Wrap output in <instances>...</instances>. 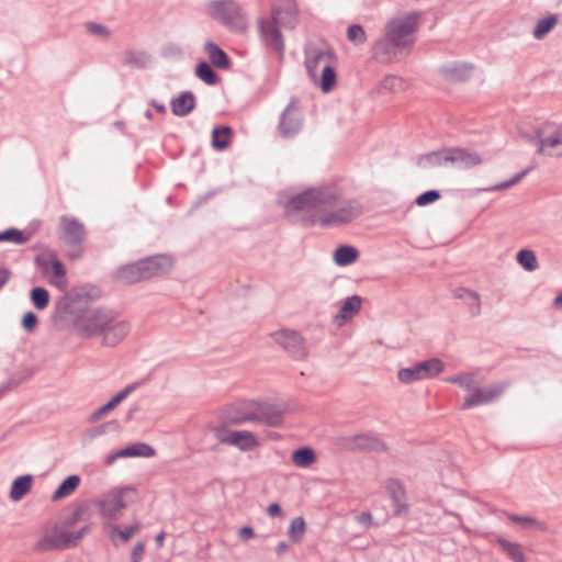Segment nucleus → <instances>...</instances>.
<instances>
[{"instance_id": "39448f33", "label": "nucleus", "mask_w": 562, "mask_h": 562, "mask_svg": "<svg viewBox=\"0 0 562 562\" xmlns=\"http://www.w3.org/2000/svg\"><path fill=\"white\" fill-rule=\"evenodd\" d=\"M419 12L412 11L402 18H392L385 24V34L395 45L412 48L415 44V33L418 30Z\"/></svg>"}, {"instance_id": "f257e3e1", "label": "nucleus", "mask_w": 562, "mask_h": 562, "mask_svg": "<svg viewBox=\"0 0 562 562\" xmlns=\"http://www.w3.org/2000/svg\"><path fill=\"white\" fill-rule=\"evenodd\" d=\"M341 193L336 186L308 187L291 195L283 203L284 216L303 228L344 225L336 211L324 214L325 209L337 205Z\"/></svg>"}, {"instance_id": "2eb2a0df", "label": "nucleus", "mask_w": 562, "mask_h": 562, "mask_svg": "<svg viewBox=\"0 0 562 562\" xmlns=\"http://www.w3.org/2000/svg\"><path fill=\"white\" fill-rule=\"evenodd\" d=\"M303 117L295 101L291 100L280 115L278 128L283 138H292L302 130Z\"/></svg>"}, {"instance_id": "393cba45", "label": "nucleus", "mask_w": 562, "mask_h": 562, "mask_svg": "<svg viewBox=\"0 0 562 562\" xmlns=\"http://www.w3.org/2000/svg\"><path fill=\"white\" fill-rule=\"evenodd\" d=\"M137 387V383H132L121 390L116 395H114L106 404L95 409L89 417L91 423H95L101 419L105 414L113 411L117 405H120L135 389Z\"/></svg>"}, {"instance_id": "c756f323", "label": "nucleus", "mask_w": 562, "mask_h": 562, "mask_svg": "<svg viewBox=\"0 0 562 562\" xmlns=\"http://www.w3.org/2000/svg\"><path fill=\"white\" fill-rule=\"evenodd\" d=\"M362 299L359 295H351L345 300L335 319L338 326H342L346 321L353 318L360 311Z\"/></svg>"}, {"instance_id": "c9c22d12", "label": "nucleus", "mask_w": 562, "mask_h": 562, "mask_svg": "<svg viewBox=\"0 0 562 562\" xmlns=\"http://www.w3.org/2000/svg\"><path fill=\"white\" fill-rule=\"evenodd\" d=\"M81 479L79 475L72 474L67 476L55 490L52 501L56 502L71 495L79 486Z\"/></svg>"}, {"instance_id": "4be33fe9", "label": "nucleus", "mask_w": 562, "mask_h": 562, "mask_svg": "<svg viewBox=\"0 0 562 562\" xmlns=\"http://www.w3.org/2000/svg\"><path fill=\"white\" fill-rule=\"evenodd\" d=\"M204 52L209 57V64L221 70H229L233 61L228 54L215 42L209 40L204 44Z\"/></svg>"}, {"instance_id": "37998d69", "label": "nucleus", "mask_w": 562, "mask_h": 562, "mask_svg": "<svg viewBox=\"0 0 562 562\" xmlns=\"http://www.w3.org/2000/svg\"><path fill=\"white\" fill-rule=\"evenodd\" d=\"M104 529L108 530L109 536L113 541L114 537L119 536L123 542H127L137 531H139L140 525L136 522L125 529H121L117 525L105 524Z\"/></svg>"}, {"instance_id": "f8f14e48", "label": "nucleus", "mask_w": 562, "mask_h": 562, "mask_svg": "<svg viewBox=\"0 0 562 562\" xmlns=\"http://www.w3.org/2000/svg\"><path fill=\"white\" fill-rule=\"evenodd\" d=\"M509 383L501 382L487 387L476 385L465 397L461 409H470L496 401L508 387Z\"/></svg>"}, {"instance_id": "c03bdc74", "label": "nucleus", "mask_w": 562, "mask_h": 562, "mask_svg": "<svg viewBox=\"0 0 562 562\" xmlns=\"http://www.w3.org/2000/svg\"><path fill=\"white\" fill-rule=\"evenodd\" d=\"M497 544L514 562H526L521 546L517 542H512L505 538H498Z\"/></svg>"}, {"instance_id": "4468645a", "label": "nucleus", "mask_w": 562, "mask_h": 562, "mask_svg": "<svg viewBox=\"0 0 562 562\" xmlns=\"http://www.w3.org/2000/svg\"><path fill=\"white\" fill-rule=\"evenodd\" d=\"M90 531V526L86 525L77 532L64 529L56 530L52 536H45L38 546L43 550L68 549L76 547L79 540Z\"/></svg>"}, {"instance_id": "680f3d73", "label": "nucleus", "mask_w": 562, "mask_h": 562, "mask_svg": "<svg viewBox=\"0 0 562 562\" xmlns=\"http://www.w3.org/2000/svg\"><path fill=\"white\" fill-rule=\"evenodd\" d=\"M144 552H145L144 542H142V541L137 542L132 550L131 562H140L143 559Z\"/></svg>"}, {"instance_id": "bb28decb", "label": "nucleus", "mask_w": 562, "mask_h": 562, "mask_svg": "<svg viewBox=\"0 0 562 562\" xmlns=\"http://www.w3.org/2000/svg\"><path fill=\"white\" fill-rule=\"evenodd\" d=\"M453 296L468 306L472 316H477L481 313V301L476 291L465 286H457L453 290Z\"/></svg>"}, {"instance_id": "09e8293b", "label": "nucleus", "mask_w": 562, "mask_h": 562, "mask_svg": "<svg viewBox=\"0 0 562 562\" xmlns=\"http://www.w3.org/2000/svg\"><path fill=\"white\" fill-rule=\"evenodd\" d=\"M49 292L43 286H35L30 292V299L36 310H44L49 304Z\"/></svg>"}, {"instance_id": "cd10ccee", "label": "nucleus", "mask_w": 562, "mask_h": 562, "mask_svg": "<svg viewBox=\"0 0 562 562\" xmlns=\"http://www.w3.org/2000/svg\"><path fill=\"white\" fill-rule=\"evenodd\" d=\"M233 128L229 125H215L211 132V146L216 151H224L232 143Z\"/></svg>"}, {"instance_id": "a18cd8bd", "label": "nucleus", "mask_w": 562, "mask_h": 562, "mask_svg": "<svg viewBox=\"0 0 562 562\" xmlns=\"http://www.w3.org/2000/svg\"><path fill=\"white\" fill-rule=\"evenodd\" d=\"M338 217L344 218L342 224H349L361 215L362 209L357 201H349L346 205L335 210Z\"/></svg>"}, {"instance_id": "3c124183", "label": "nucleus", "mask_w": 562, "mask_h": 562, "mask_svg": "<svg viewBox=\"0 0 562 562\" xmlns=\"http://www.w3.org/2000/svg\"><path fill=\"white\" fill-rule=\"evenodd\" d=\"M306 525L303 517H295L292 519L288 535L293 542H300L305 533Z\"/></svg>"}, {"instance_id": "7ed1b4c3", "label": "nucleus", "mask_w": 562, "mask_h": 562, "mask_svg": "<svg viewBox=\"0 0 562 562\" xmlns=\"http://www.w3.org/2000/svg\"><path fill=\"white\" fill-rule=\"evenodd\" d=\"M60 291L57 308L65 314H76L100 300L104 291L97 283H55Z\"/></svg>"}, {"instance_id": "a19ab883", "label": "nucleus", "mask_w": 562, "mask_h": 562, "mask_svg": "<svg viewBox=\"0 0 562 562\" xmlns=\"http://www.w3.org/2000/svg\"><path fill=\"white\" fill-rule=\"evenodd\" d=\"M558 23V15L557 14H549L544 18H541L537 21L532 35L536 40H542L557 25Z\"/></svg>"}, {"instance_id": "603ef678", "label": "nucleus", "mask_w": 562, "mask_h": 562, "mask_svg": "<svg viewBox=\"0 0 562 562\" xmlns=\"http://www.w3.org/2000/svg\"><path fill=\"white\" fill-rule=\"evenodd\" d=\"M347 38L353 45L360 46L367 41V33L361 24L355 23L347 27Z\"/></svg>"}, {"instance_id": "8fccbe9b", "label": "nucleus", "mask_w": 562, "mask_h": 562, "mask_svg": "<svg viewBox=\"0 0 562 562\" xmlns=\"http://www.w3.org/2000/svg\"><path fill=\"white\" fill-rule=\"evenodd\" d=\"M509 520L516 524L525 525L539 531H548L549 527L544 521L538 520L531 516H521L517 514H510Z\"/></svg>"}, {"instance_id": "de8ad7c7", "label": "nucleus", "mask_w": 562, "mask_h": 562, "mask_svg": "<svg viewBox=\"0 0 562 562\" xmlns=\"http://www.w3.org/2000/svg\"><path fill=\"white\" fill-rule=\"evenodd\" d=\"M443 148L423 154L418 157V166L423 168L438 167L443 165Z\"/></svg>"}, {"instance_id": "ea45409f", "label": "nucleus", "mask_w": 562, "mask_h": 562, "mask_svg": "<svg viewBox=\"0 0 562 562\" xmlns=\"http://www.w3.org/2000/svg\"><path fill=\"white\" fill-rule=\"evenodd\" d=\"M292 462L297 468H308L316 461L315 451L310 447H302L292 452Z\"/></svg>"}, {"instance_id": "9b49d317", "label": "nucleus", "mask_w": 562, "mask_h": 562, "mask_svg": "<svg viewBox=\"0 0 562 562\" xmlns=\"http://www.w3.org/2000/svg\"><path fill=\"white\" fill-rule=\"evenodd\" d=\"M143 281L164 278L173 268V258L167 254H156L137 260Z\"/></svg>"}, {"instance_id": "f704fd0d", "label": "nucleus", "mask_w": 562, "mask_h": 562, "mask_svg": "<svg viewBox=\"0 0 562 562\" xmlns=\"http://www.w3.org/2000/svg\"><path fill=\"white\" fill-rule=\"evenodd\" d=\"M113 279L115 281H143L137 260L119 267L113 273Z\"/></svg>"}, {"instance_id": "bf43d9fd", "label": "nucleus", "mask_w": 562, "mask_h": 562, "mask_svg": "<svg viewBox=\"0 0 562 562\" xmlns=\"http://www.w3.org/2000/svg\"><path fill=\"white\" fill-rule=\"evenodd\" d=\"M381 88L389 91H396L402 87V78L393 75L385 76L381 81Z\"/></svg>"}, {"instance_id": "13d9d810", "label": "nucleus", "mask_w": 562, "mask_h": 562, "mask_svg": "<svg viewBox=\"0 0 562 562\" xmlns=\"http://www.w3.org/2000/svg\"><path fill=\"white\" fill-rule=\"evenodd\" d=\"M86 31L90 34L100 36V37H109L111 32L110 30L100 23L97 22H87L86 23Z\"/></svg>"}, {"instance_id": "4d7b16f0", "label": "nucleus", "mask_w": 562, "mask_h": 562, "mask_svg": "<svg viewBox=\"0 0 562 562\" xmlns=\"http://www.w3.org/2000/svg\"><path fill=\"white\" fill-rule=\"evenodd\" d=\"M161 55L165 58H172L179 60L183 57V50L179 45L175 43H168L162 47Z\"/></svg>"}, {"instance_id": "f3484780", "label": "nucleus", "mask_w": 562, "mask_h": 562, "mask_svg": "<svg viewBox=\"0 0 562 562\" xmlns=\"http://www.w3.org/2000/svg\"><path fill=\"white\" fill-rule=\"evenodd\" d=\"M299 14L300 11L295 0H278L271 9V18L289 30L296 27Z\"/></svg>"}, {"instance_id": "423d86ee", "label": "nucleus", "mask_w": 562, "mask_h": 562, "mask_svg": "<svg viewBox=\"0 0 562 562\" xmlns=\"http://www.w3.org/2000/svg\"><path fill=\"white\" fill-rule=\"evenodd\" d=\"M246 422L278 427L282 423V412L276 405L252 402L248 405V409L245 414L232 420V423L236 425Z\"/></svg>"}, {"instance_id": "052dcab7", "label": "nucleus", "mask_w": 562, "mask_h": 562, "mask_svg": "<svg viewBox=\"0 0 562 562\" xmlns=\"http://www.w3.org/2000/svg\"><path fill=\"white\" fill-rule=\"evenodd\" d=\"M38 323V318L34 312H26L22 317V327L24 330L32 333Z\"/></svg>"}, {"instance_id": "f03ea898", "label": "nucleus", "mask_w": 562, "mask_h": 562, "mask_svg": "<svg viewBox=\"0 0 562 562\" xmlns=\"http://www.w3.org/2000/svg\"><path fill=\"white\" fill-rule=\"evenodd\" d=\"M79 333L87 337L103 336V345L114 347L130 333L131 325L127 321L120 319L113 308L94 307L80 315L76 323Z\"/></svg>"}, {"instance_id": "aec40b11", "label": "nucleus", "mask_w": 562, "mask_h": 562, "mask_svg": "<svg viewBox=\"0 0 562 562\" xmlns=\"http://www.w3.org/2000/svg\"><path fill=\"white\" fill-rule=\"evenodd\" d=\"M472 69L471 63L451 61L442 65L439 72L450 82H465L470 79Z\"/></svg>"}, {"instance_id": "c85d7f7f", "label": "nucleus", "mask_w": 562, "mask_h": 562, "mask_svg": "<svg viewBox=\"0 0 562 562\" xmlns=\"http://www.w3.org/2000/svg\"><path fill=\"white\" fill-rule=\"evenodd\" d=\"M359 256V249L349 244H340L333 251V260L339 267H346L356 262Z\"/></svg>"}, {"instance_id": "20e7f679", "label": "nucleus", "mask_w": 562, "mask_h": 562, "mask_svg": "<svg viewBox=\"0 0 562 562\" xmlns=\"http://www.w3.org/2000/svg\"><path fill=\"white\" fill-rule=\"evenodd\" d=\"M206 14L234 33L247 29V19L240 4L235 0H212L207 2Z\"/></svg>"}, {"instance_id": "a878e982", "label": "nucleus", "mask_w": 562, "mask_h": 562, "mask_svg": "<svg viewBox=\"0 0 562 562\" xmlns=\"http://www.w3.org/2000/svg\"><path fill=\"white\" fill-rule=\"evenodd\" d=\"M327 58L328 60L336 59V54L333 48H328L326 50L322 49H315L312 53L305 52V68L307 71L308 77L312 81H317V75L316 70L318 67V64L322 59Z\"/></svg>"}, {"instance_id": "69168bd1", "label": "nucleus", "mask_w": 562, "mask_h": 562, "mask_svg": "<svg viewBox=\"0 0 562 562\" xmlns=\"http://www.w3.org/2000/svg\"><path fill=\"white\" fill-rule=\"evenodd\" d=\"M443 165L446 164H451L452 166H454L456 164V154L454 153V147H443Z\"/></svg>"}, {"instance_id": "338daca9", "label": "nucleus", "mask_w": 562, "mask_h": 562, "mask_svg": "<svg viewBox=\"0 0 562 562\" xmlns=\"http://www.w3.org/2000/svg\"><path fill=\"white\" fill-rule=\"evenodd\" d=\"M70 249L67 251V257L70 259V260H77L81 257L82 255V244H80V246H69Z\"/></svg>"}, {"instance_id": "0eeeda50", "label": "nucleus", "mask_w": 562, "mask_h": 562, "mask_svg": "<svg viewBox=\"0 0 562 562\" xmlns=\"http://www.w3.org/2000/svg\"><path fill=\"white\" fill-rule=\"evenodd\" d=\"M271 337L293 360L303 361L307 359L308 347L305 338L299 331L283 328L271 333Z\"/></svg>"}, {"instance_id": "1a4fd4ad", "label": "nucleus", "mask_w": 562, "mask_h": 562, "mask_svg": "<svg viewBox=\"0 0 562 562\" xmlns=\"http://www.w3.org/2000/svg\"><path fill=\"white\" fill-rule=\"evenodd\" d=\"M258 32L260 40L268 50L278 54L279 58L282 59L284 56V38L281 32L280 22L270 19L259 18L257 20Z\"/></svg>"}, {"instance_id": "774afa93", "label": "nucleus", "mask_w": 562, "mask_h": 562, "mask_svg": "<svg viewBox=\"0 0 562 562\" xmlns=\"http://www.w3.org/2000/svg\"><path fill=\"white\" fill-rule=\"evenodd\" d=\"M238 535H239V538L243 539V540H248L250 538H254L255 537V531L251 527L249 526H244L239 529L238 531Z\"/></svg>"}, {"instance_id": "58836bf2", "label": "nucleus", "mask_w": 562, "mask_h": 562, "mask_svg": "<svg viewBox=\"0 0 562 562\" xmlns=\"http://www.w3.org/2000/svg\"><path fill=\"white\" fill-rule=\"evenodd\" d=\"M337 83V71L334 65L326 64L318 79V86L324 93H329Z\"/></svg>"}, {"instance_id": "412c9836", "label": "nucleus", "mask_w": 562, "mask_h": 562, "mask_svg": "<svg viewBox=\"0 0 562 562\" xmlns=\"http://www.w3.org/2000/svg\"><path fill=\"white\" fill-rule=\"evenodd\" d=\"M196 108V97L190 91H181L178 95L171 98V113L178 117L188 116Z\"/></svg>"}, {"instance_id": "ddd939ff", "label": "nucleus", "mask_w": 562, "mask_h": 562, "mask_svg": "<svg viewBox=\"0 0 562 562\" xmlns=\"http://www.w3.org/2000/svg\"><path fill=\"white\" fill-rule=\"evenodd\" d=\"M37 270L43 274L46 281H56L63 279L66 281V268L55 251L45 250L35 256Z\"/></svg>"}, {"instance_id": "6ab92c4d", "label": "nucleus", "mask_w": 562, "mask_h": 562, "mask_svg": "<svg viewBox=\"0 0 562 562\" xmlns=\"http://www.w3.org/2000/svg\"><path fill=\"white\" fill-rule=\"evenodd\" d=\"M60 225L64 229V239L68 246H80L83 243L86 229L79 220L63 215Z\"/></svg>"}, {"instance_id": "4c0bfd02", "label": "nucleus", "mask_w": 562, "mask_h": 562, "mask_svg": "<svg viewBox=\"0 0 562 562\" xmlns=\"http://www.w3.org/2000/svg\"><path fill=\"white\" fill-rule=\"evenodd\" d=\"M150 61L151 57L148 53L144 50L134 52L128 49L124 54L123 64L138 69H145L149 66Z\"/></svg>"}, {"instance_id": "473e14b6", "label": "nucleus", "mask_w": 562, "mask_h": 562, "mask_svg": "<svg viewBox=\"0 0 562 562\" xmlns=\"http://www.w3.org/2000/svg\"><path fill=\"white\" fill-rule=\"evenodd\" d=\"M387 490L394 503V514L401 516L407 513L408 507L404 503L405 491L402 484L397 481H392L387 485Z\"/></svg>"}, {"instance_id": "79ce46f5", "label": "nucleus", "mask_w": 562, "mask_h": 562, "mask_svg": "<svg viewBox=\"0 0 562 562\" xmlns=\"http://www.w3.org/2000/svg\"><path fill=\"white\" fill-rule=\"evenodd\" d=\"M448 383L457 384L460 387L471 392L476 385H480L481 381L477 375L472 372H464L446 379Z\"/></svg>"}, {"instance_id": "49530a36", "label": "nucleus", "mask_w": 562, "mask_h": 562, "mask_svg": "<svg viewBox=\"0 0 562 562\" xmlns=\"http://www.w3.org/2000/svg\"><path fill=\"white\" fill-rule=\"evenodd\" d=\"M516 260L520 265V267L522 269H525L526 271L531 272L538 268L537 256H536L535 251L531 249H527V248L520 249L516 254Z\"/></svg>"}, {"instance_id": "dca6fc26", "label": "nucleus", "mask_w": 562, "mask_h": 562, "mask_svg": "<svg viewBox=\"0 0 562 562\" xmlns=\"http://www.w3.org/2000/svg\"><path fill=\"white\" fill-rule=\"evenodd\" d=\"M339 446L350 451H382L385 449L383 441L371 434H359L340 439Z\"/></svg>"}, {"instance_id": "6e6552de", "label": "nucleus", "mask_w": 562, "mask_h": 562, "mask_svg": "<svg viewBox=\"0 0 562 562\" xmlns=\"http://www.w3.org/2000/svg\"><path fill=\"white\" fill-rule=\"evenodd\" d=\"M443 369L445 364L440 359L431 358L417 362L412 367L400 369L397 379L404 384H411L416 381L434 378L441 373Z\"/></svg>"}, {"instance_id": "7c9ffc66", "label": "nucleus", "mask_w": 562, "mask_h": 562, "mask_svg": "<svg viewBox=\"0 0 562 562\" xmlns=\"http://www.w3.org/2000/svg\"><path fill=\"white\" fill-rule=\"evenodd\" d=\"M456 164L454 167L459 169H471L482 164L483 159L476 151L470 150L464 147H454Z\"/></svg>"}, {"instance_id": "864d4df0", "label": "nucleus", "mask_w": 562, "mask_h": 562, "mask_svg": "<svg viewBox=\"0 0 562 562\" xmlns=\"http://www.w3.org/2000/svg\"><path fill=\"white\" fill-rule=\"evenodd\" d=\"M88 510H89V508H88V506L86 504L78 505L70 515L65 517V519L63 521L64 526L65 527H72L77 522L87 519L88 518Z\"/></svg>"}, {"instance_id": "0e129e2a", "label": "nucleus", "mask_w": 562, "mask_h": 562, "mask_svg": "<svg viewBox=\"0 0 562 562\" xmlns=\"http://www.w3.org/2000/svg\"><path fill=\"white\" fill-rule=\"evenodd\" d=\"M533 170V166H528L527 168L522 169L521 171L514 175L512 178L508 179L512 187L519 183L530 171Z\"/></svg>"}, {"instance_id": "e2e57ef3", "label": "nucleus", "mask_w": 562, "mask_h": 562, "mask_svg": "<svg viewBox=\"0 0 562 562\" xmlns=\"http://www.w3.org/2000/svg\"><path fill=\"white\" fill-rule=\"evenodd\" d=\"M509 188H512L509 181L505 180V181L498 182V183H496L494 186H491V187L477 189V192L503 191V190H506V189H509Z\"/></svg>"}, {"instance_id": "a211bd4d", "label": "nucleus", "mask_w": 562, "mask_h": 562, "mask_svg": "<svg viewBox=\"0 0 562 562\" xmlns=\"http://www.w3.org/2000/svg\"><path fill=\"white\" fill-rule=\"evenodd\" d=\"M128 487L115 490L106 497L98 502L100 513L103 517L115 520L122 515V510L126 507L125 494L131 492Z\"/></svg>"}, {"instance_id": "b1692460", "label": "nucleus", "mask_w": 562, "mask_h": 562, "mask_svg": "<svg viewBox=\"0 0 562 562\" xmlns=\"http://www.w3.org/2000/svg\"><path fill=\"white\" fill-rule=\"evenodd\" d=\"M528 139L531 143H535L538 146L537 153L546 156H553V154L548 150V148H557L562 144L561 134L559 130H557L553 134L549 136H543V133L540 128H537L533 135H530Z\"/></svg>"}, {"instance_id": "2f4dec72", "label": "nucleus", "mask_w": 562, "mask_h": 562, "mask_svg": "<svg viewBox=\"0 0 562 562\" xmlns=\"http://www.w3.org/2000/svg\"><path fill=\"white\" fill-rule=\"evenodd\" d=\"M194 75L206 86H216L221 82V76L214 67L204 59H200L194 67Z\"/></svg>"}, {"instance_id": "5701e85b", "label": "nucleus", "mask_w": 562, "mask_h": 562, "mask_svg": "<svg viewBox=\"0 0 562 562\" xmlns=\"http://www.w3.org/2000/svg\"><path fill=\"white\" fill-rule=\"evenodd\" d=\"M402 49L404 48L395 45L386 34L379 38L372 47L374 58L383 64L391 63Z\"/></svg>"}, {"instance_id": "e433bc0d", "label": "nucleus", "mask_w": 562, "mask_h": 562, "mask_svg": "<svg viewBox=\"0 0 562 562\" xmlns=\"http://www.w3.org/2000/svg\"><path fill=\"white\" fill-rule=\"evenodd\" d=\"M32 237V233L16 227H9L0 232V243H12L14 245H24Z\"/></svg>"}, {"instance_id": "9d476101", "label": "nucleus", "mask_w": 562, "mask_h": 562, "mask_svg": "<svg viewBox=\"0 0 562 562\" xmlns=\"http://www.w3.org/2000/svg\"><path fill=\"white\" fill-rule=\"evenodd\" d=\"M213 434L220 442L235 446L245 452L259 445L255 435L248 430H229L225 425H220L213 428Z\"/></svg>"}, {"instance_id": "6e6d98bb", "label": "nucleus", "mask_w": 562, "mask_h": 562, "mask_svg": "<svg viewBox=\"0 0 562 562\" xmlns=\"http://www.w3.org/2000/svg\"><path fill=\"white\" fill-rule=\"evenodd\" d=\"M441 198V192L436 189L427 190L417 195L415 203L418 206H426L437 202Z\"/></svg>"}, {"instance_id": "5fc2aeb1", "label": "nucleus", "mask_w": 562, "mask_h": 562, "mask_svg": "<svg viewBox=\"0 0 562 562\" xmlns=\"http://www.w3.org/2000/svg\"><path fill=\"white\" fill-rule=\"evenodd\" d=\"M127 450L130 453V457H144V458H150L154 457L156 451L155 449L144 442H137L127 446Z\"/></svg>"}, {"instance_id": "72a5a7b5", "label": "nucleus", "mask_w": 562, "mask_h": 562, "mask_svg": "<svg viewBox=\"0 0 562 562\" xmlns=\"http://www.w3.org/2000/svg\"><path fill=\"white\" fill-rule=\"evenodd\" d=\"M33 476L30 474L18 476L11 485L10 498L14 502L22 499L31 490Z\"/></svg>"}]
</instances>
